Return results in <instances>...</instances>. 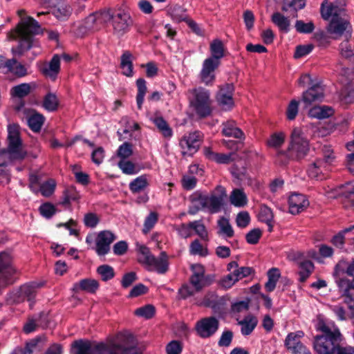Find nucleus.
Instances as JSON below:
<instances>
[{"label": "nucleus", "mask_w": 354, "mask_h": 354, "mask_svg": "<svg viewBox=\"0 0 354 354\" xmlns=\"http://www.w3.org/2000/svg\"><path fill=\"white\" fill-rule=\"evenodd\" d=\"M111 20L113 33L117 36H122L127 33L133 24V20L127 12L119 11L111 14L105 11L100 14L91 15L85 20V27L88 30H97L98 24L103 21Z\"/></svg>", "instance_id": "obj_5"}, {"label": "nucleus", "mask_w": 354, "mask_h": 354, "mask_svg": "<svg viewBox=\"0 0 354 354\" xmlns=\"http://www.w3.org/2000/svg\"><path fill=\"white\" fill-rule=\"evenodd\" d=\"M192 270L193 273L190 277V283L196 291H201L208 285L205 268L201 264H195L192 266Z\"/></svg>", "instance_id": "obj_17"}, {"label": "nucleus", "mask_w": 354, "mask_h": 354, "mask_svg": "<svg viewBox=\"0 0 354 354\" xmlns=\"http://www.w3.org/2000/svg\"><path fill=\"white\" fill-rule=\"evenodd\" d=\"M333 114V109L327 106H314L310 109L308 115L310 117L317 119L329 118Z\"/></svg>", "instance_id": "obj_35"}, {"label": "nucleus", "mask_w": 354, "mask_h": 354, "mask_svg": "<svg viewBox=\"0 0 354 354\" xmlns=\"http://www.w3.org/2000/svg\"><path fill=\"white\" fill-rule=\"evenodd\" d=\"M313 49V45H300L296 47L294 57L296 59L303 57L308 55Z\"/></svg>", "instance_id": "obj_61"}, {"label": "nucleus", "mask_w": 354, "mask_h": 354, "mask_svg": "<svg viewBox=\"0 0 354 354\" xmlns=\"http://www.w3.org/2000/svg\"><path fill=\"white\" fill-rule=\"evenodd\" d=\"M19 270L13 265V256L10 252H0V274L8 283L14 282Z\"/></svg>", "instance_id": "obj_9"}, {"label": "nucleus", "mask_w": 354, "mask_h": 354, "mask_svg": "<svg viewBox=\"0 0 354 354\" xmlns=\"http://www.w3.org/2000/svg\"><path fill=\"white\" fill-rule=\"evenodd\" d=\"M146 266L149 270L156 271L159 274H165L169 268L167 255L162 252L158 257L153 256Z\"/></svg>", "instance_id": "obj_20"}, {"label": "nucleus", "mask_w": 354, "mask_h": 354, "mask_svg": "<svg viewBox=\"0 0 354 354\" xmlns=\"http://www.w3.org/2000/svg\"><path fill=\"white\" fill-rule=\"evenodd\" d=\"M151 120L163 137L170 138L172 136L173 131L162 117L156 116L153 118Z\"/></svg>", "instance_id": "obj_34"}, {"label": "nucleus", "mask_w": 354, "mask_h": 354, "mask_svg": "<svg viewBox=\"0 0 354 354\" xmlns=\"http://www.w3.org/2000/svg\"><path fill=\"white\" fill-rule=\"evenodd\" d=\"M138 252L139 262L145 266H147L153 256L151 254L149 249L145 245L139 246Z\"/></svg>", "instance_id": "obj_57"}, {"label": "nucleus", "mask_w": 354, "mask_h": 354, "mask_svg": "<svg viewBox=\"0 0 354 354\" xmlns=\"http://www.w3.org/2000/svg\"><path fill=\"white\" fill-rule=\"evenodd\" d=\"M132 154V145L127 142H125L121 145L117 151V155L120 158V160H127Z\"/></svg>", "instance_id": "obj_50"}, {"label": "nucleus", "mask_w": 354, "mask_h": 354, "mask_svg": "<svg viewBox=\"0 0 354 354\" xmlns=\"http://www.w3.org/2000/svg\"><path fill=\"white\" fill-rule=\"evenodd\" d=\"M272 21L280 30L285 32L289 31L290 21L280 12H274L272 16Z\"/></svg>", "instance_id": "obj_40"}, {"label": "nucleus", "mask_w": 354, "mask_h": 354, "mask_svg": "<svg viewBox=\"0 0 354 354\" xmlns=\"http://www.w3.org/2000/svg\"><path fill=\"white\" fill-rule=\"evenodd\" d=\"M71 12V8L68 6L62 5L54 9L53 15L58 19H64L67 18Z\"/></svg>", "instance_id": "obj_59"}, {"label": "nucleus", "mask_w": 354, "mask_h": 354, "mask_svg": "<svg viewBox=\"0 0 354 354\" xmlns=\"http://www.w3.org/2000/svg\"><path fill=\"white\" fill-rule=\"evenodd\" d=\"M192 230H194L196 234L201 237L202 240L207 241L208 233L207 229L201 221H194L190 222Z\"/></svg>", "instance_id": "obj_47"}, {"label": "nucleus", "mask_w": 354, "mask_h": 354, "mask_svg": "<svg viewBox=\"0 0 354 354\" xmlns=\"http://www.w3.org/2000/svg\"><path fill=\"white\" fill-rule=\"evenodd\" d=\"M134 314L138 317L150 319L155 314V308L151 305H146L145 306L137 308L134 311Z\"/></svg>", "instance_id": "obj_53"}, {"label": "nucleus", "mask_w": 354, "mask_h": 354, "mask_svg": "<svg viewBox=\"0 0 354 354\" xmlns=\"http://www.w3.org/2000/svg\"><path fill=\"white\" fill-rule=\"evenodd\" d=\"M130 337L128 333H119L106 342H75L74 354H136L135 350L128 346Z\"/></svg>", "instance_id": "obj_1"}, {"label": "nucleus", "mask_w": 354, "mask_h": 354, "mask_svg": "<svg viewBox=\"0 0 354 354\" xmlns=\"http://www.w3.org/2000/svg\"><path fill=\"white\" fill-rule=\"evenodd\" d=\"M40 32L41 28L36 20L30 17L24 19L15 29L8 33V39L10 40L20 38L17 47L12 48V54L21 57L28 50L39 48V44L33 35Z\"/></svg>", "instance_id": "obj_3"}, {"label": "nucleus", "mask_w": 354, "mask_h": 354, "mask_svg": "<svg viewBox=\"0 0 354 354\" xmlns=\"http://www.w3.org/2000/svg\"><path fill=\"white\" fill-rule=\"evenodd\" d=\"M149 186V180L147 175H141L129 183V189L133 194L143 191Z\"/></svg>", "instance_id": "obj_36"}, {"label": "nucleus", "mask_w": 354, "mask_h": 354, "mask_svg": "<svg viewBox=\"0 0 354 354\" xmlns=\"http://www.w3.org/2000/svg\"><path fill=\"white\" fill-rule=\"evenodd\" d=\"M250 222V216L248 212L243 211L239 212L236 218V223L239 227L245 228Z\"/></svg>", "instance_id": "obj_60"}, {"label": "nucleus", "mask_w": 354, "mask_h": 354, "mask_svg": "<svg viewBox=\"0 0 354 354\" xmlns=\"http://www.w3.org/2000/svg\"><path fill=\"white\" fill-rule=\"evenodd\" d=\"M115 239V236L111 231L100 232L96 239L95 251L97 254L100 256L106 254L110 250V245Z\"/></svg>", "instance_id": "obj_15"}, {"label": "nucleus", "mask_w": 354, "mask_h": 354, "mask_svg": "<svg viewBox=\"0 0 354 354\" xmlns=\"http://www.w3.org/2000/svg\"><path fill=\"white\" fill-rule=\"evenodd\" d=\"M189 252L193 255L205 257L208 254L207 249L204 248L198 240L192 241L189 246Z\"/></svg>", "instance_id": "obj_51"}, {"label": "nucleus", "mask_w": 354, "mask_h": 354, "mask_svg": "<svg viewBox=\"0 0 354 354\" xmlns=\"http://www.w3.org/2000/svg\"><path fill=\"white\" fill-rule=\"evenodd\" d=\"M59 105V101L55 94L52 93H47L42 102V106L48 111L57 110Z\"/></svg>", "instance_id": "obj_41"}, {"label": "nucleus", "mask_w": 354, "mask_h": 354, "mask_svg": "<svg viewBox=\"0 0 354 354\" xmlns=\"http://www.w3.org/2000/svg\"><path fill=\"white\" fill-rule=\"evenodd\" d=\"M47 315L42 313L39 315H37L30 319L24 326V331L26 333H30L33 332L39 326L46 327L47 326L46 322Z\"/></svg>", "instance_id": "obj_26"}, {"label": "nucleus", "mask_w": 354, "mask_h": 354, "mask_svg": "<svg viewBox=\"0 0 354 354\" xmlns=\"http://www.w3.org/2000/svg\"><path fill=\"white\" fill-rule=\"evenodd\" d=\"M340 52L343 57L349 59L354 63V48L347 41L340 44Z\"/></svg>", "instance_id": "obj_54"}, {"label": "nucleus", "mask_w": 354, "mask_h": 354, "mask_svg": "<svg viewBox=\"0 0 354 354\" xmlns=\"http://www.w3.org/2000/svg\"><path fill=\"white\" fill-rule=\"evenodd\" d=\"M221 62L213 58H207L203 61L200 72L201 81L207 86L213 84L215 80V71L220 66Z\"/></svg>", "instance_id": "obj_13"}, {"label": "nucleus", "mask_w": 354, "mask_h": 354, "mask_svg": "<svg viewBox=\"0 0 354 354\" xmlns=\"http://www.w3.org/2000/svg\"><path fill=\"white\" fill-rule=\"evenodd\" d=\"M280 277L279 269L273 268L268 272V281L265 284V288L268 292H272L274 290L277 283Z\"/></svg>", "instance_id": "obj_39"}, {"label": "nucleus", "mask_w": 354, "mask_h": 354, "mask_svg": "<svg viewBox=\"0 0 354 354\" xmlns=\"http://www.w3.org/2000/svg\"><path fill=\"white\" fill-rule=\"evenodd\" d=\"M171 17L174 20L178 22L182 21L188 22L189 20L185 11L181 7L174 8L172 11Z\"/></svg>", "instance_id": "obj_63"}, {"label": "nucleus", "mask_w": 354, "mask_h": 354, "mask_svg": "<svg viewBox=\"0 0 354 354\" xmlns=\"http://www.w3.org/2000/svg\"><path fill=\"white\" fill-rule=\"evenodd\" d=\"M209 50L211 57L209 58H213L217 61H220L225 55L224 45L220 39H214L210 44Z\"/></svg>", "instance_id": "obj_37"}, {"label": "nucleus", "mask_w": 354, "mask_h": 354, "mask_svg": "<svg viewBox=\"0 0 354 354\" xmlns=\"http://www.w3.org/2000/svg\"><path fill=\"white\" fill-rule=\"evenodd\" d=\"M100 221L99 217L97 216V214L89 212L84 215V225L91 228H94L97 226Z\"/></svg>", "instance_id": "obj_62"}, {"label": "nucleus", "mask_w": 354, "mask_h": 354, "mask_svg": "<svg viewBox=\"0 0 354 354\" xmlns=\"http://www.w3.org/2000/svg\"><path fill=\"white\" fill-rule=\"evenodd\" d=\"M136 85L138 87V93L136 96V102L138 108L142 109V105L144 102L145 93L147 92L146 81L142 78H139L136 81Z\"/></svg>", "instance_id": "obj_43"}, {"label": "nucleus", "mask_w": 354, "mask_h": 354, "mask_svg": "<svg viewBox=\"0 0 354 354\" xmlns=\"http://www.w3.org/2000/svg\"><path fill=\"white\" fill-rule=\"evenodd\" d=\"M324 97V89L318 84L311 86L303 93L302 101L306 106L310 105L313 102L322 101Z\"/></svg>", "instance_id": "obj_21"}, {"label": "nucleus", "mask_w": 354, "mask_h": 354, "mask_svg": "<svg viewBox=\"0 0 354 354\" xmlns=\"http://www.w3.org/2000/svg\"><path fill=\"white\" fill-rule=\"evenodd\" d=\"M120 68L122 74L127 77H132L133 75V67L132 62V54L129 51H124L120 58Z\"/></svg>", "instance_id": "obj_30"}, {"label": "nucleus", "mask_w": 354, "mask_h": 354, "mask_svg": "<svg viewBox=\"0 0 354 354\" xmlns=\"http://www.w3.org/2000/svg\"><path fill=\"white\" fill-rule=\"evenodd\" d=\"M41 215L46 218H50L57 212L56 207L50 203H44L39 208Z\"/></svg>", "instance_id": "obj_52"}, {"label": "nucleus", "mask_w": 354, "mask_h": 354, "mask_svg": "<svg viewBox=\"0 0 354 354\" xmlns=\"http://www.w3.org/2000/svg\"><path fill=\"white\" fill-rule=\"evenodd\" d=\"M118 166L125 174L133 175L138 173L135 165L129 160H120L118 163Z\"/></svg>", "instance_id": "obj_49"}, {"label": "nucleus", "mask_w": 354, "mask_h": 354, "mask_svg": "<svg viewBox=\"0 0 354 354\" xmlns=\"http://www.w3.org/2000/svg\"><path fill=\"white\" fill-rule=\"evenodd\" d=\"M203 135L200 131L185 134L180 140L179 145L183 156H192L199 149Z\"/></svg>", "instance_id": "obj_10"}, {"label": "nucleus", "mask_w": 354, "mask_h": 354, "mask_svg": "<svg viewBox=\"0 0 354 354\" xmlns=\"http://www.w3.org/2000/svg\"><path fill=\"white\" fill-rule=\"evenodd\" d=\"M299 280L301 282H304L313 272L314 265L312 261L306 260L299 263Z\"/></svg>", "instance_id": "obj_38"}, {"label": "nucleus", "mask_w": 354, "mask_h": 354, "mask_svg": "<svg viewBox=\"0 0 354 354\" xmlns=\"http://www.w3.org/2000/svg\"><path fill=\"white\" fill-rule=\"evenodd\" d=\"M99 288V283L94 279L87 278L75 283L72 290L75 292L84 291L88 293H95Z\"/></svg>", "instance_id": "obj_23"}, {"label": "nucleus", "mask_w": 354, "mask_h": 354, "mask_svg": "<svg viewBox=\"0 0 354 354\" xmlns=\"http://www.w3.org/2000/svg\"><path fill=\"white\" fill-rule=\"evenodd\" d=\"M258 324L257 317L252 315H248L241 321L239 322L241 326V332L243 335H249L252 333Z\"/></svg>", "instance_id": "obj_31"}, {"label": "nucleus", "mask_w": 354, "mask_h": 354, "mask_svg": "<svg viewBox=\"0 0 354 354\" xmlns=\"http://www.w3.org/2000/svg\"><path fill=\"white\" fill-rule=\"evenodd\" d=\"M5 67H6L7 69L2 72L3 74L10 73L19 77H24L28 74L26 66L17 62L15 59H7Z\"/></svg>", "instance_id": "obj_24"}, {"label": "nucleus", "mask_w": 354, "mask_h": 354, "mask_svg": "<svg viewBox=\"0 0 354 354\" xmlns=\"http://www.w3.org/2000/svg\"><path fill=\"white\" fill-rule=\"evenodd\" d=\"M191 205L189 207L188 213L192 215L196 214L199 210H205L204 194L194 193L190 196Z\"/></svg>", "instance_id": "obj_28"}, {"label": "nucleus", "mask_w": 354, "mask_h": 354, "mask_svg": "<svg viewBox=\"0 0 354 354\" xmlns=\"http://www.w3.org/2000/svg\"><path fill=\"white\" fill-rule=\"evenodd\" d=\"M222 134L227 137L244 139V133L234 120H229L222 124Z\"/></svg>", "instance_id": "obj_22"}, {"label": "nucleus", "mask_w": 354, "mask_h": 354, "mask_svg": "<svg viewBox=\"0 0 354 354\" xmlns=\"http://www.w3.org/2000/svg\"><path fill=\"white\" fill-rule=\"evenodd\" d=\"M299 102L293 100L288 106L286 111L287 118L290 120H294L298 113Z\"/></svg>", "instance_id": "obj_64"}, {"label": "nucleus", "mask_w": 354, "mask_h": 354, "mask_svg": "<svg viewBox=\"0 0 354 354\" xmlns=\"http://www.w3.org/2000/svg\"><path fill=\"white\" fill-rule=\"evenodd\" d=\"M39 287V285L37 283L21 286L18 290L12 293L13 301L19 303L26 299L31 301L36 295V289Z\"/></svg>", "instance_id": "obj_16"}, {"label": "nucleus", "mask_w": 354, "mask_h": 354, "mask_svg": "<svg viewBox=\"0 0 354 354\" xmlns=\"http://www.w3.org/2000/svg\"><path fill=\"white\" fill-rule=\"evenodd\" d=\"M209 90L198 86L189 89L187 98L189 107L201 118H205L212 113V100Z\"/></svg>", "instance_id": "obj_7"}, {"label": "nucleus", "mask_w": 354, "mask_h": 354, "mask_svg": "<svg viewBox=\"0 0 354 354\" xmlns=\"http://www.w3.org/2000/svg\"><path fill=\"white\" fill-rule=\"evenodd\" d=\"M259 219L261 222H264L268 227V231L272 232L273 229V218L274 215L272 209L267 205H262L259 212Z\"/></svg>", "instance_id": "obj_33"}, {"label": "nucleus", "mask_w": 354, "mask_h": 354, "mask_svg": "<svg viewBox=\"0 0 354 354\" xmlns=\"http://www.w3.org/2000/svg\"><path fill=\"white\" fill-rule=\"evenodd\" d=\"M288 204L289 212L298 214L308 207L309 202L305 195L295 193L289 197Z\"/></svg>", "instance_id": "obj_18"}, {"label": "nucleus", "mask_w": 354, "mask_h": 354, "mask_svg": "<svg viewBox=\"0 0 354 354\" xmlns=\"http://www.w3.org/2000/svg\"><path fill=\"white\" fill-rule=\"evenodd\" d=\"M31 91V86L28 83H23L12 88L10 93L13 97L19 98L27 96Z\"/></svg>", "instance_id": "obj_44"}, {"label": "nucleus", "mask_w": 354, "mask_h": 354, "mask_svg": "<svg viewBox=\"0 0 354 354\" xmlns=\"http://www.w3.org/2000/svg\"><path fill=\"white\" fill-rule=\"evenodd\" d=\"M290 138L288 147L290 156L297 159L304 157L309 149V145L308 140L304 137L302 131L299 128H295L292 131Z\"/></svg>", "instance_id": "obj_8"}, {"label": "nucleus", "mask_w": 354, "mask_h": 354, "mask_svg": "<svg viewBox=\"0 0 354 354\" xmlns=\"http://www.w3.org/2000/svg\"><path fill=\"white\" fill-rule=\"evenodd\" d=\"M218 320L215 317H208L201 319L196 324L197 334L202 338H208L218 330Z\"/></svg>", "instance_id": "obj_11"}, {"label": "nucleus", "mask_w": 354, "mask_h": 354, "mask_svg": "<svg viewBox=\"0 0 354 354\" xmlns=\"http://www.w3.org/2000/svg\"><path fill=\"white\" fill-rule=\"evenodd\" d=\"M326 170L327 167L324 165L323 160L318 158L310 165L307 172L310 178L317 180H322L324 178V173Z\"/></svg>", "instance_id": "obj_25"}, {"label": "nucleus", "mask_w": 354, "mask_h": 354, "mask_svg": "<svg viewBox=\"0 0 354 354\" xmlns=\"http://www.w3.org/2000/svg\"><path fill=\"white\" fill-rule=\"evenodd\" d=\"M295 29L298 32L308 34L314 30L315 26L313 22L304 23L301 20L295 22Z\"/></svg>", "instance_id": "obj_58"}, {"label": "nucleus", "mask_w": 354, "mask_h": 354, "mask_svg": "<svg viewBox=\"0 0 354 354\" xmlns=\"http://www.w3.org/2000/svg\"><path fill=\"white\" fill-rule=\"evenodd\" d=\"M97 272L100 276L102 280L106 281L113 279L115 276L113 268L106 264L100 266L97 268Z\"/></svg>", "instance_id": "obj_48"}, {"label": "nucleus", "mask_w": 354, "mask_h": 354, "mask_svg": "<svg viewBox=\"0 0 354 354\" xmlns=\"http://www.w3.org/2000/svg\"><path fill=\"white\" fill-rule=\"evenodd\" d=\"M284 140L285 135L283 133H275L270 136L267 143L269 147L277 148L283 144Z\"/></svg>", "instance_id": "obj_56"}, {"label": "nucleus", "mask_w": 354, "mask_h": 354, "mask_svg": "<svg viewBox=\"0 0 354 354\" xmlns=\"http://www.w3.org/2000/svg\"><path fill=\"white\" fill-rule=\"evenodd\" d=\"M158 221V214L152 212L145 218L142 232L147 234L155 225Z\"/></svg>", "instance_id": "obj_55"}, {"label": "nucleus", "mask_w": 354, "mask_h": 354, "mask_svg": "<svg viewBox=\"0 0 354 354\" xmlns=\"http://www.w3.org/2000/svg\"><path fill=\"white\" fill-rule=\"evenodd\" d=\"M317 328L323 335L315 338L313 346L315 351L317 354L335 353L341 339L339 329L333 324H326L323 321L318 322Z\"/></svg>", "instance_id": "obj_6"}, {"label": "nucleus", "mask_w": 354, "mask_h": 354, "mask_svg": "<svg viewBox=\"0 0 354 354\" xmlns=\"http://www.w3.org/2000/svg\"><path fill=\"white\" fill-rule=\"evenodd\" d=\"M40 70L45 77L55 80L60 71V57L58 55H53L51 60L44 64Z\"/></svg>", "instance_id": "obj_19"}, {"label": "nucleus", "mask_w": 354, "mask_h": 354, "mask_svg": "<svg viewBox=\"0 0 354 354\" xmlns=\"http://www.w3.org/2000/svg\"><path fill=\"white\" fill-rule=\"evenodd\" d=\"M304 333L301 331H297L289 333L285 339V346L289 351L297 348L303 344L301 339L304 337Z\"/></svg>", "instance_id": "obj_29"}, {"label": "nucleus", "mask_w": 354, "mask_h": 354, "mask_svg": "<svg viewBox=\"0 0 354 354\" xmlns=\"http://www.w3.org/2000/svg\"><path fill=\"white\" fill-rule=\"evenodd\" d=\"M8 147L0 153V160L6 156L10 160H21L25 158L27 153L22 147V140L19 136V127L10 124L8 127ZM3 162H0V184L6 185L10 180V174L8 169L3 168Z\"/></svg>", "instance_id": "obj_4"}, {"label": "nucleus", "mask_w": 354, "mask_h": 354, "mask_svg": "<svg viewBox=\"0 0 354 354\" xmlns=\"http://www.w3.org/2000/svg\"><path fill=\"white\" fill-rule=\"evenodd\" d=\"M216 190L220 192V195L204 194L205 210L211 214L218 213L221 210L224 198L226 196V192L223 187H217Z\"/></svg>", "instance_id": "obj_12"}, {"label": "nucleus", "mask_w": 354, "mask_h": 354, "mask_svg": "<svg viewBox=\"0 0 354 354\" xmlns=\"http://www.w3.org/2000/svg\"><path fill=\"white\" fill-rule=\"evenodd\" d=\"M220 233L226 237H232L234 235V230L230 221L225 217L221 218L218 221Z\"/></svg>", "instance_id": "obj_46"}, {"label": "nucleus", "mask_w": 354, "mask_h": 354, "mask_svg": "<svg viewBox=\"0 0 354 354\" xmlns=\"http://www.w3.org/2000/svg\"><path fill=\"white\" fill-rule=\"evenodd\" d=\"M44 122V116L39 113L32 114L28 119V124L29 127L35 132L40 131Z\"/></svg>", "instance_id": "obj_45"}, {"label": "nucleus", "mask_w": 354, "mask_h": 354, "mask_svg": "<svg viewBox=\"0 0 354 354\" xmlns=\"http://www.w3.org/2000/svg\"><path fill=\"white\" fill-rule=\"evenodd\" d=\"M233 92L234 86L232 84H226L221 87L217 93L216 100L223 110L228 111L234 106Z\"/></svg>", "instance_id": "obj_14"}, {"label": "nucleus", "mask_w": 354, "mask_h": 354, "mask_svg": "<svg viewBox=\"0 0 354 354\" xmlns=\"http://www.w3.org/2000/svg\"><path fill=\"white\" fill-rule=\"evenodd\" d=\"M232 205L237 207H243L248 203V197L242 189H234L230 195Z\"/></svg>", "instance_id": "obj_32"}, {"label": "nucleus", "mask_w": 354, "mask_h": 354, "mask_svg": "<svg viewBox=\"0 0 354 354\" xmlns=\"http://www.w3.org/2000/svg\"><path fill=\"white\" fill-rule=\"evenodd\" d=\"M336 283L339 289V292L342 296L345 297V302L348 304V301H353L351 290L353 289L351 281L347 278L342 277L336 280ZM354 302V301H353Z\"/></svg>", "instance_id": "obj_27"}, {"label": "nucleus", "mask_w": 354, "mask_h": 354, "mask_svg": "<svg viewBox=\"0 0 354 354\" xmlns=\"http://www.w3.org/2000/svg\"><path fill=\"white\" fill-rule=\"evenodd\" d=\"M57 183L53 178H50L41 184L38 192H40L43 196L50 197L54 193Z\"/></svg>", "instance_id": "obj_42"}, {"label": "nucleus", "mask_w": 354, "mask_h": 354, "mask_svg": "<svg viewBox=\"0 0 354 354\" xmlns=\"http://www.w3.org/2000/svg\"><path fill=\"white\" fill-rule=\"evenodd\" d=\"M346 1L336 0L333 3L324 1L321 6V15L324 19L330 20L328 27V32L334 38L351 35V25L345 10Z\"/></svg>", "instance_id": "obj_2"}]
</instances>
